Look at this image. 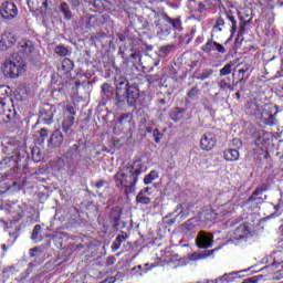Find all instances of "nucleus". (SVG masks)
Here are the masks:
<instances>
[{
    "mask_svg": "<svg viewBox=\"0 0 283 283\" xmlns=\"http://www.w3.org/2000/svg\"><path fill=\"white\" fill-rule=\"evenodd\" d=\"M48 134H50V130H48V128L40 129L41 138H46Z\"/></svg>",
    "mask_w": 283,
    "mask_h": 283,
    "instance_id": "45",
    "label": "nucleus"
},
{
    "mask_svg": "<svg viewBox=\"0 0 283 283\" xmlns=\"http://www.w3.org/2000/svg\"><path fill=\"white\" fill-rule=\"evenodd\" d=\"M205 219L208 222H212V220H216L218 218V213H216V211H213V209H208L203 212Z\"/></svg>",
    "mask_w": 283,
    "mask_h": 283,
    "instance_id": "27",
    "label": "nucleus"
},
{
    "mask_svg": "<svg viewBox=\"0 0 283 283\" xmlns=\"http://www.w3.org/2000/svg\"><path fill=\"white\" fill-rule=\"evenodd\" d=\"M227 19L232 23L230 39H233V34H235V32H238V21L232 15H227Z\"/></svg>",
    "mask_w": 283,
    "mask_h": 283,
    "instance_id": "28",
    "label": "nucleus"
},
{
    "mask_svg": "<svg viewBox=\"0 0 283 283\" xmlns=\"http://www.w3.org/2000/svg\"><path fill=\"white\" fill-rule=\"evenodd\" d=\"M171 102V92H167L163 98L159 99L160 105H169Z\"/></svg>",
    "mask_w": 283,
    "mask_h": 283,
    "instance_id": "36",
    "label": "nucleus"
},
{
    "mask_svg": "<svg viewBox=\"0 0 283 283\" xmlns=\"http://www.w3.org/2000/svg\"><path fill=\"white\" fill-rule=\"evenodd\" d=\"M237 275H238V272L226 273L219 279L211 281V283H224V282L230 283V282H233L235 277H238Z\"/></svg>",
    "mask_w": 283,
    "mask_h": 283,
    "instance_id": "19",
    "label": "nucleus"
},
{
    "mask_svg": "<svg viewBox=\"0 0 283 283\" xmlns=\"http://www.w3.org/2000/svg\"><path fill=\"white\" fill-rule=\"evenodd\" d=\"M127 118H129V115L124 114V115H122V116L118 118V123H119L120 125H123V122H124V120H127Z\"/></svg>",
    "mask_w": 283,
    "mask_h": 283,
    "instance_id": "49",
    "label": "nucleus"
},
{
    "mask_svg": "<svg viewBox=\"0 0 283 283\" xmlns=\"http://www.w3.org/2000/svg\"><path fill=\"white\" fill-rule=\"evenodd\" d=\"M119 143H120V139H116V140L114 142V146L116 147Z\"/></svg>",
    "mask_w": 283,
    "mask_h": 283,
    "instance_id": "64",
    "label": "nucleus"
},
{
    "mask_svg": "<svg viewBox=\"0 0 283 283\" xmlns=\"http://www.w3.org/2000/svg\"><path fill=\"white\" fill-rule=\"evenodd\" d=\"M0 14L4 21H12V19H17L19 9L13 2H4L0 7Z\"/></svg>",
    "mask_w": 283,
    "mask_h": 283,
    "instance_id": "6",
    "label": "nucleus"
},
{
    "mask_svg": "<svg viewBox=\"0 0 283 283\" xmlns=\"http://www.w3.org/2000/svg\"><path fill=\"white\" fill-rule=\"evenodd\" d=\"M213 74V70H207V71H205L202 74H200L197 78L199 80V81H205V80H207V78H209L211 75Z\"/></svg>",
    "mask_w": 283,
    "mask_h": 283,
    "instance_id": "39",
    "label": "nucleus"
},
{
    "mask_svg": "<svg viewBox=\"0 0 283 283\" xmlns=\"http://www.w3.org/2000/svg\"><path fill=\"white\" fill-rule=\"evenodd\" d=\"M63 140H65V137H63V133L59 129H55L48 142V147L50 149H60V147L63 145Z\"/></svg>",
    "mask_w": 283,
    "mask_h": 283,
    "instance_id": "12",
    "label": "nucleus"
},
{
    "mask_svg": "<svg viewBox=\"0 0 283 283\" xmlns=\"http://www.w3.org/2000/svg\"><path fill=\"white\" fill-rule=\"evenodd\" d=\"M67 49L65 46H56L55 48V54H59L60 56H67Z\"/></svg>",
    "mask_w": 283,
    "mask_h": 283,
    "instance_id": "40",
    "label": "nucleus"
},
{
    "mask_svg": "<svg viewBox=\"0 0 283 283\" xmlns=\"http://www.w3.org/2000/svg\"><path fill=\"white\" fill-rule=\"evenodd\" d=\"M96 189H102V187H105V180H99L95 184Z\"/></svg>",
    "mask_w": 283,
    "mask_h": 283,
    "instance_id": "50",
    "label": "nucleus"
},
{
    "mask_svg": "<svg viewBox=\"0 0 283 283\" xmlns=\"http://www.w3.org/2000/svg\"><path fill=\"white\" fill-rule=\"evenodd\" d=\"M233 67L232 63L226 64L221 70H220V76H229L231 74V69Z\"/></svg>",
    "mask_w": 283,
    "mask_h": 283,
    "instance_id": "30",
    "label": "nucleus"
},
{
    "mask_svg": "<svg viewBox=\"0 0 283 283\" xmlns=\"http://www.w3.org/2000/svg\"><path fill=\"white\" fill-rule=\"evenodd\" d=\"M264 114L268 115V117H265V119H268V122H266L268 125H275L277 123V119H275L277 112L274 115L263 112L262 113L263 118H264Z\"/></svg>",
    "mask_w": 283,
    "mask_h": 283,
    "instance_id": "29",
    "label": "nucleus"
},
{
    "mask_svg": "<svg viewBox=\"0 0 283 283\" xmlns=\"http://www.w3.org/2000/svg\"><path fill=\"white\" fill-rule=\"evenodd\" d=\"M188 8L190 12H193V14H202L207 7L202 2H196V0H189Z\"/></svg>",
    "mask_w": 283,
    "mask_h": 283,
    "instance_id": "16",
    "label": "nucleus"
},
{
    "mask_svg": "<svg viewBox=\"0 0 283 283\" xmlns=\"http://www.w3.org/2000/svg\"><path fill=\"white\" fill-rule=\"evenodd\" d=\"M195 242L198 249H211L213 247V233L200 231Z\"/></svg>",
    "mask_w": 283,
    "mask_h": 283,
    "instance_id": "7",
    "label": "nucleus"
},
{
    "mask_svg": "<svg viewBox=\"0 0 283 283\" xmlns=\"http://www.w3.org/2000/svg\"><path fill=\"white\" fill-rule=\"evenodd\" d=\"M23 72H25V61L17 54H13L2 64V73L7 78H17Z\"/></svg>",
    "mask_w": 283,
    "mask_h": 283,
    "instance_id": "2",
    "label": "nucleus"
},
{
    "mask_svg": "<svg viewBox=\"0 0 283 283\" xmlns=\"http://www.w3.org/2000/svg\"><path fill=\"white\" fill-rule=\"evenodd\" d=\"M262 193H263V192H262L259 188H256V189L253 191V193L251 195L250 201H251V202H255V200H264V198L258 197V196H262Z\"/></svg>",
    "mask_w": 283,
    "mask_h": 283,
    "instance_id": "33",
    "label": "nucleus"
},
{
    "mask_svg": "<svg viewBox=\"0 0 283 283\" xmlns=\"http://www.w3.org/2000/svg\"><path fill=\"white\" fill-rule=\"evenodd\" d=\"M216 143H218V138L213 133H206L201 136L200 147L203 151H211L213 147H216Z\"/></svg>",
    "mask_w": 283,
    "mask_h": 283,
    "instance_id": "9",
    "label": "nucleus"
},
{
    "mask_svg": "<svg viewBox=\"0 0 283 283\" xmlns=\"http://www.w3.org/2000/svg\"><path fill=\"white\" fill-rule=\"evenodd\" d=\"M202 52L206 54H211V52H219V54H227V49L216 41H213V34H211V39L207 41V43L201 48Z\"/></svg>",
    "mask_w": 283,
    "mask_h": 283,
    "instance_id": "10",
    "label": "nucleus"
},
{
    "mask_svg": "<svg viewBox=\"0 0 283 283\" xmlns=\"http://www.w3.org/2000/svg\"><path fill=\"white\" fill-rule=\"evenodd\" d=\"M119 54L122 55L123 59H125V50H123V46H119Z\"/></svg>",
    "mask_w": 283,
    "mask_h": 283,
    "instance_id": "59",
    "label": "nucleus"
},
{
    "mask_svg": "<svg viewBox=\"0 0 283 283\" xmlns=\"http://www.w3.org/2000/svg\"><path fill=\"white\" fill-rule=\"evenodd\" d=\"M197 231L198 224L193 219H189L187 222L181 224V233H184V235H187L188 238H191V235H193Z\"/></svg>",
    "mask_w": 283,
    "mask_h": 283,
    "instance_id": "13",
    "label": "nucleus"
},
{
    "mask_svg": "<svg viewBox=\"0 0 283 283\" xmlns=\"http://www.w3.org/2000/svg\"><path fill=\"white\" fill-rule=\"evenodd\" d=\"M251 235V231H249V227L239 226L234 230V240H247Z\"/></svg>",
    "mask_w": 283,
    "mask_h": 283,
    "instance_id": "15",
    "label": "nucleus"
},
{
    "mask_svg": "<svg viewBox=\"0 0 283 283\" xmlns=\"http://www.w3.org/2000/svg\"><path fill=\"white\" fill-rule=\"evenodd\" d=\"M81 149H85V145H83L81 142H77L71 147L69 154H71V156H78V154H81Z\"/></svg>",
    "mask_w": 283,
    "mask_h": 283,
    "instance_id": "23",
    "label": "nucleus"
},
{
    "mask_svg": "<svg viewBox=\"0 0 283 283\" xmlns=\"http://www.w3.org/2000/svg\"><path fill=\"white\" fill-rule=\"evenodd\" d=\"M132 85H129V81L122 78L116 84L115 88V105L117 107H123L125 105V95Z\"/></svg>",
    "mask_w": 283,
    "mask_h": 283,
    "instance_id": "3",
    "label": "nucleus"
},
{
    "mask_svg": "<svg viewBox=\"0 0 283 283\" xmlns=\"http://www.w3.org/2000/svg\"><path fill=\"white\" fill-rule=\"evenodd\" d=\"M65 167V160H63V158H57L55 160V165L53 166V169L55 171H61V169H63Z\"/></svg>",
    "mask_w": 283,
    "mask_h": 283,
    "instance_id": "34",
    "label": "nucleus"
},
{
    "mask_svg": "<svg viewBox=\"0 0 283 283\" xmlns=\"http://www.w3.org/2000/svg\"><path fill=\"white\" fill-rule=\"evenodd\" d=\"M11 160H12V161L15 160V159H14V156L4 157V158L1 160L0 165H1L2 167H10Z\"/></svg>",
    "mask_w": 283,
    "mask_h": 283,
    "instance_id": "41",
    "label": "nucleus"
},
{
    "mask_svg": "<svg viewBox=\"0 0 283 283\" xmlns=\"http://www.w3.org/2000/svg\"><path fill=\"white\" fill-rule=\"evenodd\" d=\"M1 43L6 45V48H10V45H14L17 43V35L14 33H4L1 36Z\"/></svg>",
    "mask_w": 283,
    "mask_h": 283,
    "instance_id": "17",
    "label": "nucleus"
},
{
    "mask_svg": "<svg viewBox=\"0 0 283 283\" xmlns=\"http://www.w3.org/2000/svg\"><path fill=\"white\" fill-rule=\"evenodd\" d=\"M129 59H139V61H140V54H138V53H132V54L129 55Z\"/></svg>",
    "mask_w": 283,
    "mask_h": 283,
    "instance_id": "57",
    "label": "nucleus"
},
{
    "mask_svg": "<svg viewBox=\"0 0 283 283\" xmlns=\"http://www.w3.org/2000/svg\"><path fill=\"white\" fill-rule=\"evenodd\" d=\"M238 158H240V151H238V149L230 148L224 150L226 160L234 163L235 160H238Z\"/></svg>",
    "mask_w": 283,
    "mask_h": 283,
    "instance_id": "20",
    "label": "nucleus"
},
{
    "mask_svg": "<svg viewBox=\"0 0 283 283\" xmlns=\"http://www.w3.org/2000/svg\"><path fill=\"white\" fill-rule=\"evenodd\" d=\"M218 85L220 87V90H232L233 91V87H231V84H229V82H227V80H220L218 82Z\"/></svg>",
    "mask_w": 283,
    "mask_h": 283,
    "instance_id": "38",
    "label": "nucleus"
},
{
    "mask_svg": "<svg viewBox=\"0 0 283 283\" xmlns=\"http://www.w3.org/2000/svg\"><path fill=\"white\" fill-rule=\"evenodd\" d=\"M62 70L63 72L67 73V72H72V70H74V61L65 57L62 61Z\"/></svg>",
    "mask_w": 283,
    "mask_h": 283,
    "instance_id": "24",
    "label": "nucleus"
},
{
    "mask_svg": "<svg viewBox=\"0 0 283 283\" xmlns=\"http://www.w3.org/2000/svg\"><path fill=\"white\" fill-rule=\"evenodd\" d=\"M41 224H35L31 233V240H39V234L41 233Z\"/></svg>",
    "mask_w": 283,
    "mask_h": 283,
    "instance_id": "31",
    "label": "nucleus"
},
{
    "mask_svg": "<svg viewBox=\"0 0 283 283\" xmlns=\"http://www.w3.org/2000/svg\"><path fill=\"white\" fill-rule=\"evenodd\" d=\"M272 265L274 266V269H279L280 263H277V262L274 261V262L272 263Z\"/></svg>",
    "mask_w": 283,
    "mask_h": 283,
    "instance_id": "63",
    "label": "nucleus"
},
{
    "mask_svg": "<svg viewBox=\"0 0 283 283\" xmlns=\"http://www.w3.org/2000/svg\"><path fill=\"white\" fill-rule=\"evenodd\" d=\"M156 178H158V171L151 170V171L144 178V182H145L146 185H151V182H154V180H156Z\"/></svg>",
    "mask_w": 283,
    "mask_h": 283,
    "instance_id": "26",
    "label": "nucleus"
},
{
    "mask_svg": "<svg viewBox=\"0 0 283 283\" xmlns=\"http://www.w3.org/2000/svg\"><path fill=\"white\" fill-rule=\"evenodd\" d=\"M149 191H151V188L146 187L145 189L140 190L139 192H140V193H145L146 196H149V195H150Z\"/></svg>",
    "mask_w": 283,
    "mask_h": 283,
    "instance_id": "53",
    "label": "nucleus"
},
{
    "mask_svg": "<svg viewBox=\"0 0 283 283\" xmlns=\"http://www.w3.org/2000/svg\"><path fill=\"white\" fill-rule=\"evenodd\" d=\"M174 219L170 220L169 224H176V222H182L186 218H189L190 210H189V203H179L176 207Z\"/></svg>",
    "mask_w": 283,
    "mask_h": 283,
    "instance_id": "8",
    "label": "nucleus"
},
{
    "mask_svg": "<svg viewBox=\"0 0 283 283\" xmlns=\"http://www.w3.org/2000/svg\"><path fill=\"white\" fill-rule=\"evenodd\" d=\"M76 111H74V106L67 105L64 111V118L62 120L61 127L64 134H70L72 132V127H74Z\"/></svg>",
    "mask_w": 283,
    "mask_h": 283,
    "instance_id": "4",
    "label": "nucleus"
},
{
    "mask_svg": "<svg viewBox=\"0 0 283 283\" xmlns=\"http://www.w3.org/2000/svg\"><path fill=\"white\" fill-rule=\"evenodd\" d=\"M102 101H115L116 102V93L109 83H104L101 86Z\"/></svg>",
    "mask_w": 283,
    "mask_h": 283,
    "instance_id": "14",
    "label": "nucleus"
},
{
    "mask_svg": "<svg viewBox=\"0 0 283 283\" xmlns=\"http://www.w3.org/2000/svg\"><path fill=\"white\" fill-rule=\"evenodd\" d=\"M32 156H33V159H35V161L39 163V160H41V157L39 156V151L36 153V150L32 151Z\"/></svg>",
    "mask_w": 283,
    "mask_h": 283,
    "instance_id": "51",
    "label": "nucleus"
},
{
    "mask_svg": "<svg viewBox=\"0 0 283 283\" xmlns=\"http://www.w3.org/2000/svg\"><path fill=\"white\" fill-rule=\"evenodd\" d=\"M125 240H126V238L123 234L122 235H117L116 239H115V241L117 243H119V244H123V242H125Z\"/></svg>",
    "mask_w": 283,
    "mask_h": 283,
    "instance_id": "48",
    "label": "nucleus"
},
{
    "mask_svg": "<svg viewBox=\"0 0 283 283\" xmlns=\"http://www.w3.org/2000/svg\"><path fill=\"white\" fill-rule=\"evenodd\" d=\"M30 255L31 258H34L36 255H39V248H33L30 250Z\"/></svg>",
    "mask_w": 283,
    "mask_h": 283,
    "instance_id": "47",
    "label": "nucleus"
},
{
    "mask_svg": "<svg viewBox=\"0 0 283 283\" xmlns=\"http://www.w3.org/2000/svg\"><path fill=\"white\" fill-rule=\"evenodd\" d=\"M60 10L62 13H64V19L67 21L72 19V11H70V6H67L66 2L61 3Z\"/></svg>",
    "mask_w": 283,
    "mask_h": 283,
    "instance_id": "25",
    "label": "nucleus"
},
{
    "mask_svg": "<svg viewBox=\"0 0 283 283\" xmlns=\"http://www.w3.org/2000/svg\"><path fill=\"white\" fill-rule=\"evenodd\" d=\"M169 21L171 18L167 13L158 12L155 14L153 25L156 28L157 34L169 32Z\"/></svg>",
    "mask_w": 283,
    "mask_h": 283,
    "instance_id": "5",
    "label": "nucleus"
},
{
    "mask_svg": "<svg viewBox=\"0 0 283 283\" xmlns=\"http://www.w3.org/2000/svg\"><path fill=\"white\" fill-rule=\"evenodd\" d=\"M203 106H205V109H208L210 112L211 109V103H209V101H205L203 102Z\"/></svg>",
    "mask_w": 283,
    "mask_h": 283,
    "instance_id": "55",
    "label": "nucleus"
},
{
    "mask_svg": "<svg viewBox=\"0 0 283 283\" xmlns=\"http://www.w3.org/2000/svg\"><path fill=\"white\" fill-rule=\"evenodd\" d=\"M143 161L136 159L133 164H124L119 171L115 174L114 180L118 189H124L125 193H134L138 182V176L143 174Z\"/></svg>",
    "mask_w": 283,
    "mask_h": 283,
    "instance_id": "1",
    "label": "nucleus"
},
{
    "mask_svg": "<svg viewBox=\"0 0 283 283\" xmlns=\"http://www.w3.org/2000/svg\"><path fill=\"white\" fill-rule=\"evenodd\" d=\"M169 25H172L175 30H180V25H182V22L180 21V18H176V19L170 18Z\"/></svg>",
    "mask_w": 283,
    "mask_h": 283,
    "instance_id": "35",
    "label": "nucleus"
},
{
    "mask_svg": "<svg viewBox=\"0 0 283 283\" xmlns=\"http://www.w3.org/2000/svg\"><path fill=\"white\" fill-rule=\"evenodd\" d=\"M221 25H224V19L218 18L214 23L213 30H218L219 32H222V28H220Z\"/></svg>",
    "mask_w": 283,
    "mask_h": 283,
    "instance_id": "42",
    "label": "nucleus"
},
{
    "mask_svg": "<svg viewBox=\"0 0 283 283\" xmlns=\"http://www.w3.org/2000/svg\"><path fill=\"white\" fill-rule=\"evenodd\" d=\"M220 248L213 249V250H208L206 254H199V258H209L211 256L213 253H216V251H219Z\"/></svg>",
    "mask_w": 283,
    "mask_h": 283,
    "instance_id": "44",
    "label": "nucleus"
},
{
    "mask_svg": "<svg viewBox=\"0 0 283 283\" xmlns=\"http://www.w3.org/2000/svg\"><path fill=\"white\" fill-rule=\"evenodd\" d=\"M153 136L155 138V143H160V137L163 136V133H160V130H158V128H155L153 130Z\"/></svg>",
    "mask_w": 283,
    "mask_h": 283,
    "instance_id": "43",
    "label": "nucleus"
},
{
    "mask_svg": "<svg viewBox=\"0 0 283 283\" xmlns=\"http://www.w3.org/2000/svg\"><path fill=\"white\" fill-rule=\"evenodd\" d=\"M200 94V88L198 86L192 87L190 91H188L187 96L188 98H196Z\"/></svg>",
    "mask_w": 283,
    "mask_h": 283,
    "instance_id": "37",
    "label": "nucleus"
},
{
    "mask_svg": "<svg viewBox=\"0 0 283 283\" xmlns=\"http://www.w3.org/2000/svg\"><path fill=\"white\" fill-rule=\"evenodd\" d=\"M112 249H113V251H118V249H120V244L117 243L116 241H114Z\"/></svg>",
    "mask_w": 283,
    "mask_h": 283,
    "instance_id": "54",
    "label": "nucleus"
},
{
    "mask_svg": "<svg viewBox=\"0 0 283 283\" xmlns=\"http://www.w3.org/2000/svg\"><path fill=\"white\" fill-rule=\"evenodd\" d=\"M262 192L268 191L269 184H262L260 187H258Z\"/></svg>",
    "mask_w": 283,
    "mask_h": 283,
    "instance_id": "52",
    "label": "nucleus"
},
{
    "mask_svg": "<svg viewBox=\"0 0 283 283\" xmlns=\"http://www.w3.org/2000/svg\"><path fill=\"white\" fill-rule=\"evenodd\" d=\"M139 97L140 90H138V86L130 85V87H128V91H126L125 95V102L127 103L128 107H136V103L138 102Z\"/></svg>",
    "mask_w": 283,
    "mask_h": 283,
    "instance_id": "11",
    "label": "nucleus"
},
{
    "mask_svg": "<svg viewBox=\"0 0 283 283\" xmlns=\"http://www.w3.org/2000/svg\"><path fill=\"white\" fill-rule=\"evenodd\" d=\"M136 202L137 205H150L151 198H149L148 195H145L144 192H138L136 196Z\"/></svg>",
    "mask_w": 283,
    "mask_h": 283,
    "instance_id": "22",
    "label": "nucleus"
},
{
    "mask_svg": "<svg viewBox=\"0 0 283 283\" xmlns=\"http://www.w3.org/2000/svg\"><path fill=\"white\" fill-rule=\"evenodd\" d=\"M1 249H2L3 253H6V251H8V245L2 244V245H1Z\"/></svg>",
    "mask_w": 283,
    "mask_h": 283,
    "instance_id": "61",
    "label": "nucleus"
},
{
    "mask_svg": "<svg viewBox=\"0 0 283 283\" xmlns=\"http://www.w3.org/2000/svg\"><path fill=\"white\" fill-rule=\"evenodd\" d=\"M172 49L174 45L171 44L164 45L159 49V54H161V56H169V52H171Z\"/></svg>",
    "mask_w": 283,
    "mask_h": 283,
    "instance_id": "32",
    "label": "nucleus"
},
{
    "mask_svg": "<svg viewBox=\"0 0 283 283\" xmlns=\"http://www.w3.org/2000/svg\"><path fill=\"white\" fill-rule=\"evenodd\" d=\"M20 52H23L24 54L30 56V54H32V52H34V44L32 43V41L27 40V41L22 42L20 45Z\"/></svg>",
    "mask_w": 283,
    "mask_h": 283,
    "instance_id": "21",
    "label": "nucleus"
},
{
    "mask_svg": "<svg viewBox=\"0 0 283 283\" xmlns=\"http://www.w3.org/2000/svg\"><path fill=\"white\" fill-rule=\"evenodd\" d=\"M235 98H237V101H240V98H242V95L240 94V92L235 93Z\"/></svg>",
    "mask_w": 283,
    "mask_h": 283,
    "instance_id": "60",
    "label": "nucleus"
},
{
    "mask_svg": "<svg viewBox=\"0 0 283 283\" xmlns=\"http://www.w3.org/2000/svg\"><path fill=\"white\" fill-rule=\"evenodd\" d=\"M73 8H78L81 6V0H67Z\"/></svg>",
    "mask_w": 283,
    "mask_h": 283,
    "instance_id": "46",
    "label": "nucleus"
},
{
    "mask_svg": "<svg viewBox=\"0 0 283 283\" xmlns=\"http://www.w3.org/2000/svg\"><path fill=\"white\" fill-rule=\"evenodd\" d=\"M146 132H147V134H151V132L154 133V129L148 126V127H146Z\"/></svg>",
    "mask_w": 283,
    "mask_h": 283,
    "instance_id": "62",
    "label": "nucleus"
},
{
    "mask_svg": "<svg viewBox=\"0 0 283 283\" xmlns=\"http://www.w3.org/2000/svg\"><path fill=\"white\" fill-rule=\"evenodd\" d=\"M244 24L241 25V28L239 29V33H238V39H240V36H242V34H244Z\"/></svg>",
    "mask_w": 283,
    "mask_h": 283,
    "instance_id": "56",
    "label": "nucleus"
},
{
    "mask_svg": "<svg viewBox=\"0 0 283 283\" xmlns=\"http://www.w3.org/2000/svg\"><path fill=\"white\" fill-rule=\"evenodd\" d=\"M46 125H50L52 123V116H49V118H44Z\"/></svg>",
    "mask_w": 283,
    "mask_h": 283,
    "instance_id": "58",
    "label": "nucleus"
},
{
    "mask_svg": "<svg viewBox=\"0 0 283 283\" xmlns=\"http://www.w3.org/2000/svg\"><path fill=\"white\" fill-rule=\"evenodd\" d=\"M120 213H122L120 208H114L111 211V220L115 229H118V227H120Z\"/></svg>",
    "mask_w": 283,
    "mask_h": 283,
    "instance_id": "18",
    "label": "nucleus"
}]
</instances>
